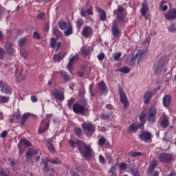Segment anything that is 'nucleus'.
Returning <instances> with one entry per match:
<instances>
[{
	"label": "nucleus",
	"mask_w": 176,
	"mask_h": 176,
	"mask_svg": "<svg viewBox=\"0 0 176 176\" xmlns=\"http://www.w3.org/2000/svg\"><path fill=\"white\" fill-rule=\"evenodd\" d=\"M87 100L85 98H82L79 102H75V98H72L67 101V107L69 109H72L74 113L76 115H82L85 116L89 113V108H87Z\"/></svg>",
	"instance_id": "1"
},
{
	"label": "nucleus",
	"mask_w": 176,
	"mask_h": 176,
	"mask_svg": "<svg viewBox=\"0 0 176 176\" xmlns=\"http://www.w3.org/2000/svg\"><path fill=\"white\" fill-rule=\"evenodd\" d=\"M69 144L73 149H75L77 146L78 152H80V154L82 157H84V159H86L87 160L91 159V155L94 153V151H93V148H91V145H89L85 143V142L79 140H77L76 142L69 140Z\"/></svg>",
	"instance_id": "2"
},
{
	"label": "nucleus",
	"mask_w": 176,
	"mask_h": 176,
	"mask_svg": "<svg viewBox=\"0 0 176 176\" xmlns=\"http://www.w3.org/2000/svg\"><path fill=\"white\" fill-rule=\"evenodd\" d=\"M116 17L117 20H114L112 22L111 32L114 38H120L122 31L119 28V23H123L124 21V8L123 6H118Z\"/></svg>",
	"instance_id": "3"
},
{
	"label": "nucleus",
	"mask_w": 176,
	"mask_h": 176,
	"mask_svg": "<svg viewBox=\"0 0 176 176\" xmlns=\"http://www.w3.org/2000/svg\"><path fill=\"white\" fill-rule=\"evenodd\" d=\"M156 115H157V108L155 106L150 107L147 113L148 122L155 123L156 122Z\"/></svg>",
	"instance_id": "4"
},
{
	"label": "nucleus",
	"mask_w": 176,
	"mask_h": 176,
	"mask_svg": "<svg viewBox=\"0 0 176 176\" xmlns=\"http://www.w3.org/2000/svg\"><path fill=\"white\" fill-rule=\"evenodd\" d=\"M118 91L120 93V101L124 105V109H127V108H129V100L127 99V95L126 94V92H124L123 87L120 85L118 86Z\"/></svg>",
	"instance_id": "5"
},
{
	"label": "nucleus",
	"mask_w": 176,
	"mask_h": 176,
	"mask_svg": "<svg viewBox=\"0 0 176 176\" xmlns=\"http://www.w3.org/2000/svg\"><path fill=\"white\" fill-rule=\"evenodd\" d=\"M146 52L144 50H140L138 51V52L136 54V56L131 58L129 64L130 65H135V63H140V61H142V58H144V56H145V54Z\"/></svg>",
	"instance_id": "6"
},
{
	"label": "nucleus",
	"mask_w": 176,
	"mask_h": 176,
	"mask_svg": "<svg viewBox=\"0 0 176 176\" xmlns=\"http://www.w3.org/2000/svg\"><path fill=\"white\" fill-rule=\"evenodd\" d=\"M82 127L84 131H87V133H89L91 135H93V134L96 133V125H94L91 122H83L82 124Z\"/></svg>",
	"instance_id": "7"
},
{
	"label": "nucleus",
	"mask_w": 176,
	"mask_h": 176,
	"mask_svg": "<svg viewBox=\"0 0 176 176\" xmlns=\"http://www.w3.org/2000/svg\"><path fill=\"white\" fill-rule=\"evenodd\" d=\"M51 94L53 97H54L56 101L63 102V100L65 99V96H64V91H60L57 89H53L51 91Z\"/></svg>",
	"instance_id": "8"
},
{
	"label": "nucleus",
	"mask_w": 176,
	"mask_h": 176,
	"mask_svg": "<svg viewBox=\"0 0 176 176\" xmlns=\"http://www.w3.org/2000/svg\"><path fill=\"white\" fill-rule=\"evenodd\" d=\"M174 159V156L170 153H161L159 155V160L162 163H170Z\"/></svg>",
	"instance_id": "9"
},
{
	"label": "nucleus",
	"mask_w": 176,
	"mask_h": 176,
	"mask_svg": "<svg viewBox=\"0 0 176 176\" xmlns=\"http://www.w3.org/2000/svg\"><path fill=\"white\" fill-rule=\"evenodd\" d=\"M139 138L141 141H144V142H152V133L149 131H142L139 135Z\"/></svg>",
	"instance_id": "10"
},
{
	"label": "nucleus",
	"mask_w": 176,
	"mask_h": 176,
	"mask_svg": "<svg viewBox=\"0 0 176 176\" xmlns=\"http://www.w3.org/2000/svg\"><path fill=\"white\" fill-rule=\"evenodd\" d=\"M0 89H1V93L4 94L10 95L12 93V87L8 85V84L3 82V81H0Z\"/></svg>",
	"instance_id": "11"
},
{
	"label": "nucleus",
	"mask_w": 176,
	"mask_h": 176,
	"mask_svg": "<svg viewBox=\"0 0 176 176\" xmlns=\"http://www.w3.org/2000/svg\"><path fill=\"white\" fill-rule=\"evenodd\" d=\"M39 152H41V150L38 148L34 150L32 148H30L26 153V162H30L32 160L31 157L38 155Z\"/></svg>",
	"instance_id": "12"
},
{
	"label": "nucleus",
	"mask_w": 176,
	"mask_h": 176,
	"mask_svg": "<svg viewBox=\"0 0 176 176\" xmlns=\"http://www.w3.org/2000/svg\"><path fill=\"white\" fill-rule=\"evenodd\" d=\"M155 72L159 73L162 72L164 69V67H166V60L164 58H161L158 62H157V65H155Z\"/></svg>",
	"instance_id": "13"
},
{
	"label": "nucleus",
	"mask_w": 176,
	"mask_h": 176,
	"mask_svg": "<svg viewBox=\"0 0 176 176\" xmlns=\"http://www.w3.org/2000/svg\"><path fill=\"white\" fill-rule=\"evenodd\" d=\"M98 87L99 89L100 93L102 96H107L108 94V87H107V84H105V82L101 81L98 83Z\"/></svg>",
	"instance_id": "14"
},
{
	"label": "nucleus",
	"mask_w": 176,
	"mask_h": 176,
	"mask_svg": "<svg viewBox=\"0 0 176 176\" xmlns=\"http://www.w3.org/2000/svg\"><path fill=\"white\" fill-rule=\"evenodd\" d=\"M4 49L6 50L7 54H8L9 56H12L14 54V53H16V50H14L13 45H12V43L10 42H8L6 43Z\"/></svg>",
	"instance_id": "15"
},
{
	"label": "nucleus",
	"mask_w": 176,
	"mask_h": 176,
	"mask_svg": "<svg viewBox=\"0 0 176 176\" xmlns=\"http://www.w3.org/2000/svg\"><path fill=\"white\" fill-rule=\"evenodd\" d=\"M45 145L51 153H56V148H54V144H53V138L47 139L45 141Z\"/></svg>",
	"instance_id": "16"
},
{
	"label": "nucleus",
	"mask_w": 176,
	"mask_h": 176,
	"mask_svg": "<svg viewBox=\"0 0 176 176\" xmlns=\"http://www.w3.org/2000/svg\"><path fill=\"white\" fill-rule=\"evenodd\" d=\"M129 173L133 176H141L140 170L135 166V164H131L129 166Z\"/></svg>",
	"instance_id": "17"
},
{
	"label": "nucleus",
	"mask_w": 176,
	"mask_h": 176,
	"mask_svg": "<svg viewBox=\"0 0 176 176\" xmlns=\"http://www.w3.org/2000/svg\"><path fill=\"white\" fill-rule=\"evenodd\" d=\"M91 34H93V28H91V27L85 26L83 28L82 36H84V38H89Z\"/></svg>",
	"instance_id": "18"
},
{
	"label": "nucleus",
	"mask_w": 176,
	"mask_h": 176,
	"mask_svg": "<svg viewBox=\"0 0 176 176\" xmlns=\"http://www.w3.org/2000/svg\"><path fill=\"white\" fill-rule=\"evenodd\" d=\"M152 97H153V91H146L144 93V104L146 105H148L149 104V102L152 99Z\"/></svg>",
	"instance_id": "19"
},
{
	"label": "nucleus",
	"mask_w": 176,
	"mask_h": 176,
	"mask_svg": "<svg viewBox=\"0 0 176 176\" xmlns=\"http://www.w3.org/2000/svg\"><path fill=\"white\" fill-rule=\"evenodd\" d=\"M141 127H144V126L142 125L140 123H133L129 126L128 130L129 131H130V133H135V131L140 130Z\"/></svg>",
	"instance_id": "20"
},
{
	"label": "nucleus",
	"mask_w": 176,
	"mask_h": 176,
	"mask_svg": "<svg viewBox=\"0 0 176 176\" xmlns=\"http://www.w3.org/2000/svg\"><path fill=\"white\" fill-rule=\"evenodd\" d=\"M165 17L166 19H167V20H175L176 19V9H172L170 10V12H167L165 14Z\"/></svg>",
	"instance_id": "21"
},
{
	"label": "nucleus",
	"mask_w": 176,
	"mask_h": 176,
	"mask_svg": "<svg viewBox=\"0 0 176 176\" xmlns=\"http://www.w3.org/2000/svg\"><path fill=\"white\" fill-rule=\"evenodd\" d=\"M96 10L100 13V21H105L107 20V12L101 8H96Z\"/></svg>",
	"instance_id": "22"
},
{
	"label": "nucleus",
	"mask_w": 176,
	"mask_h": 176,
	"mask_svg": "<svg viewBox=\"0 0 176 176\" xmlns=\"http://www.w3.org/2000/svg\"><path fill=\"white\" fill-rule=\"evenodd\" d=\"M146 118V110H142L139 116V120L140 121V124L142 126H144L146 121L145 119Z\"/></svg>",
	"instance_id": "23"
},
{
	"label": "nucleus",
	"mask_w": 176,
	"mask_h": 176,
	"mask_svg": "<svg viewBox=\"0 0 176 176\" xmlns=\"http://www.w3.org/2000/svg\"><path fill=\"white\" fill-rule=\"evenodd\" d=\"M50 46L52 49L54 47H56V50H58L61 47V42H56V38H52L51 42H50Z\"/></svg>",
	"instance_id": "24"
},
{
	"label": "nucleus",
	"mask_w": 176,
	"mask_h": 176,
	"mask_svg": "<svg viewBox=\"0 0 176 176\" xmlns=\"http://www.w3.org/2000/svg\"><path fill=\"white\" fill-rule=\"evenodd\" d=\"M156 167H157V162L153 161L152 163L149 165V168L148 169V174L152 175Z\"/></svg>",
	"instance_id": "25"
},
{
	"label": "nucleus",
	"mask_w": 176,
	"mask_h": 176,
	"mask_svg": "<svg viewBox=\"0 0 176 176\" xmlns=\"http://www.w3.org/2000/svg\"><path fill=\"white\" fill-rule=\"evenodd\" d=\"M162 102L164 107H170V104L171 103V97L168 95H165L162 99Z\"/></svg>",
	"instance_id": "26"
},
{
	"label": "nucleus",
	"mask_w": 176,
	"mask_h": 176,
	"mask_svg": "<svg viewBox=\"0 0 176 176\" xmlns=\"http://www.w3.org/2000/svg\"><path fill=\"white\" fill-rule=\"evenodd\" d=\"M78 61V56H73L67 63V69L71 71L72 69V65L75 64V62Z\"/></svg>",
	"instance_id": "27"
},
{
	"label": "nucleus",
	"mask_w": 176,
	"mask_h": 176,
	"mask_svg": "<svg viewBox=\"0 0 176 176\" xmlns=\"http://www.w3.org/2000/svg\"><path fill=\"white\" fill-rule=\"evenodd\" d=\"M30 116H31V114L30 113H24L21 118L20 122H19L21 126H24V124H25V122H27V119H28Z\"/></svg>",
	"instance_id": "28"
},
{
	"label": "nucleus",
	"mask_w": 176,
	"mask_h": 176,
	"mask_svg": "<svg viewBox=\"0 0 176 176\" xmlns=\"http://www.w3.org/2000/svg\"><path fill=\"white\" fill-rule=\"evenodd\" d=\"M148 10H149V8H148V5L146 4V3H142L140 10L142 16H146V12H148Z\"/></svg>",
	"instance_id": "29"
},
{
	"label": "nucleus",
	"mask_w": 176,
	"mask_h": 176,
	"mask_svg": "<svg viewBox=\"0 0 176 176\" xmlns=\"http://www.w3.org/2000/svg\"><path fill=\"white\" fill-rule=\"evenodd\" d=\"M77 31H80L82 26L85 24V21L82 18L77 19L76 21Z\"/></svg>",
	"instance_id": "30"
},
{
	"label": "nucleus",
	"mask_w": 176,
	"mask_h": 176,
	"mask_svg": "<svg viewBox=\"0 0 176 176\" xmlns=\"http://www.w3.org/2000/svg\"><path fill=\"white\" fill-rule=\"evenodd\" d=\"M74 33V29L72 28V25L69 23V27L64 31L65 36H69V35H72Z\"/></svg>",
	"instance_id": "31"
},
{
	"label": "nucleus",
	"mask_w": 176,
	"mask_h": 176,
	"mask_svg": "<svg viewBox=\"0 0 176 176\" xmlns=\"http://www.w3.org/2000/svg\"><path fill=\"white\" fill-rule=\"evenodd\" d=\"M60 74L65 82H68V80H69V79H71V76H69V74H68V72H67L64 70H61L60 72Z\"/></svg>",
	"instance_id": "32"
},
{
	"label": "nucleus",
	"mask_w": 176,
	"mask_h": 176,
	"mask_svg": "<svg viewBox=\"0 0 176 176\" xmlns=\"http://www.w3.org/2000/svg\"><path fill=\"white\" fill-rule=\"evenodd\" d=\"M59 28L63 31H65L68 27H69V23L65 22V21H62L58 23Z\"/></svg>",
	"instance_id": "33"
},
{
	"label": "nucleus",
	"mask_w": 176,
	"mask_h": 176,
	"mask_svg": "<svg viewBox=\"0 0 176 176\" xmlns=\"http://www.w3.org/2000/svg\"><path fill=\"white\" fill-rule=\"evenodd\" d=\"M128 156H131L132 157H138V156H144V153L138 151H129Z\"/></svg>",
	"instance_id": "34"
},
{
	"label": "nucleus",
	"mask_w": 176,
	"mask_h": 176,
	"mask_svg": "<svg viewBox=\"0 0 176 176\" xmlns=\"http://www.w3.org/2000/svg\"><path fill=\"white\" fill-rule=\"evenodd\" d=\"M64 57H65V55L61 56L60 53L54 55L53 57L54 61L55 63H60V61H61V60H63V58H64Z\"/></svg>",
	"instance_id": "35"
},
{
	"label": "nucleus",
	"mask_w": 176,
	"mask_h": 176,
	"mask_svg": "<svg viewBox=\"0 0 176 176\" xmlns=\"http://www.w3.org/2000/svg\"><path fill=\"white\" fill-rule=\"evenodd\" d=\"M49 124H50V120H48L43 127L38 129V134H42L43 133H45V131H46V130L49 129Z\"/></svg>",
	"instance_id": "36"
},
{
	"label": "nucleus",
	"mask_w": 176,
	"mask_h": 176,
	"mask_svg": "<svg viewBox=\"0 0 176 176\" xmlns=\"http://www.w3.org/2000/svg\"><path fill=\"white\" fill-rule=\"evenodd\" d=\"M13 120H11V123H13L14 120L16 122H20V119L21 118V114L20 113H15L12 115Z\"/></svg>",
	"instance_id": "37"
},
{
	"label": "nucleus",
	"mask_w": 176,
	"mask_h": 176,
	"mask_svg": "<svg viewBox=\"0 0 176 176\" xmlns=\"http://www.w3.org/2000/svg\"><path fill=\"white\" fill-rule=\"evenodd\" d=\"M168 118L164 117L161 122L162 127H163L164 129H167V127H168Z\"/></svg>",
	"instance_id": "38"
},
{
	"label": "nucleus",
	"mask_w": 176,
	"mask_h": 176,
	"mask_svg": "<svg viewBox=\"0 0 176 176\" xmlns=\"http://www.w3.org/2000/svg\"><path fill=\"white\" fill-rule=\"evenodd\" d=\"M50 160H47L45 162H44V168H43V171L47 172V171H50Z\"/></svg>",
	"instance_id": "39"
},
{
	"label": "nucleus",
	"mask_w": 176,
	"mask_h": 176,
	"mask_svg": "<svg viewBox=\"0 0 176 176\" xmlns=\"http://www.w3.org/2000/svg\"><path fill=\"white\" fill-rule=\"evenodd\" d=\"M98 144L100 146H104L107 144V139L104 136H102L99 138Z\"/></svg>",
	"instance_id": "40"
},
{
	"label": "nucleus",
	"mask_w": 176,
	"mask_h": 176,
	"mask_svg": "<svg viewBox=\"0 0 176 176\" xmlns=\"http://www.w3.org/2000/svg\"><path fill=\"white\" fill-rule=\"evenodd\" d=\"M10 100L9 96H0V104H6Z\"/></svg>",
	"instance_id": "41"
},
{
	"label": "nucleus",
	"mask_w": 176,
	"mask_h": 176,
	"mask_svg": "<svg viewBox=\"0 0 176 176\" xmlns=\"http://www.w3.org/2000/svg\"><path fill=\"white\" fill-rule=\"evenodd\" d=\"M81 53H82V56H85V57H87V56H89V54H90V49L82 48Z\"/></svg>",
	"instance_id": "42"
},
{
	"label": "nucleus",
	"mask_w": 176,
	"mask_h": 176,
	"mask_svg": "<svg viewBox=\"0 0 176 176\" xmlns=\"http://www.w3.org/2000/svg\"><path fill=\"white\" fill-rule=\"evenodd\" d=\"M20 142H21L22 144H23V145H25V146H32V144L30 143V141H28V140L26 139H21L20 140Z\"/></svg>",
	"instance_id": "43"
},
{
	"label": "nucleus",
	"mask_w": 176,
	"mask_h": 176,
	"mask_svg": "<svg viewBox=\"0 0 176 176\" xmlns=\"http://www.w3.org/2000/svg\"><path fill=\"white\" fill-rule=\"evenodd\" d=\"M113 57L115 61H119V60H120V57H122V53L121 52L114 53L113 54Z\"/></svg>",
	"instance_id": "44"
},
{
	"label": "nucleus",
	"mask_w": 176,
	"mask_h": 176,
	"mask_svg": "<svg viewBox=\"0 0 176 176\" xmlns=\"http://www.w3.org/2000/svg\"><path fill=\"white\" fill-rule=\"evenodd\" d=\"M74 133L75 135L77 137H80V135L83 133V131H82L81 128H76Z\"/></svg>",
	"instance_id": "45"
},
{
	"label": "nucleus",
	"mask_w": 176,
	"mask_h": 176,
	"mask_svg": "<svg viewBox=\"0 0 176 176\" xmlns=\"http://www.w3.org/2000/svg\"><path fill=\"white\" fill-rule=\"evenodd\" d=\"M50 162L52 164H61V160L58 158H54L52 160H50Z\"/></svg>",
	"instance_id": "46"
},
{
	"label": "nucleus",
	"mask_w": 176,
	"mask_h": 176,
	"mask_svg": "<svg viewBox=\"0 0 176 176\" xmlns=\"http://www.w3.org/2000/svg\"><path fill=\"white\" fill-rule=\"evenodd\" d=\"M36 19L37 20H45L46 19V14H45V12H41L37 15Z\"/></svg>",
	"instance_id": "47"
},
{
	"label": "nucleus",
	"mask_w": 176,
	"mask_h": 176,
	"mask_svg": "<svg viewBox=\"0 0 176 176\" xmlns=\"http://www.w3.org/2000/svg\"><path fill=\"white\" fill-rule=\"evenodd\" d=\"M110 118H111V114L103 113L100 115V119H102V120H108V119H110Z\"/></svg>",
	"instance_id": "48"
},
{
	"label": "nucleus",
	"mask_w": 176,
	"mask_h": 176,
	"mask_svg": "<svg viewBox=\"0 0 176 176\" xmlns=\"http://www.w3.org/2000/svg\"><path fill=\"white\" fill-rule=\"evenodd\" d=\"M120 72H122V74H129L130 72V69L127 67H122L119 69Z\"/></svg>",
	"instance_id": "49"
},
{
	"label": "nucleus",
	"mask_w": 176,
	"mask_h": 176,
	"mask_svg": "<svg viewBox=\"0 0 176 176\" xmlns=\"http://www.w3.org/2000/svg\"><path fill=\"white\" fill-rule=\"evenodd\" d=\"M164 3H166V2H164V1H162L160 3V8H162V12H166V10H167V9H168V6H164Z\"/></svg>",
	"instance_id": "50"
},
{
	"label": "nucleus",
	"mask_w": 176,
	"mask_h": 176,
	"mask_svg": "<svg viewBox=\"0 0 176 176\" xmlns=\"http://www.w3.org/2000/svg\"><path fill=\"white\" fill-rule=\"evenodd\" d=\"M25 42H27V38H23L19 40V46L20 47H23V46H24Z\"/></svg>",
	"instance_id": "51"
},
{
	"label": "nucleus",
	"mask_w": 176,
	"mask_h": 176,
	"mask_svg": "<svg viewBox=\"0 0 176 176\" xmlns=\"http://www.w3.org/2000/svg\"><path fill=\"white\" fill-rule=\"evenodd\" d=\"M99 163L100 164H105V157L101 155H99Z\"/></svg>",
	"instance_id": "52"
},
{
	"label": "nucleus",
	"mask_w": 176,
	"mask_h": 176,
	"mask_svg": "<svg viewBox=\"0 0 176 176\" xmlns=\"http://www.w3.org/2000/svg\"><path fill=\"white\" fill-rule=\"evenodd\" d=\"M119 167L121 170H126V168H127V164H126V162H122L120 164Z\"/></svg>",
	"instance_id": "53"
},
{
	"label": "nucleus",
	"mask_w": 176,
	"mask_h": 176,
	"mask_svg": "<svg viewBox=\"0 0 176 176\" xmlns=\"http://www.w3.org/2000/svg\"><path fill=\"white\" fill-rule=\"evenodd\" d=\"M168 30L170 31L171 32H175L176 31L175 25L171 24L168 28Z\"/></svg>",
	"instance_id": "54"
},
{
	"label": "nucleus",
	"mask_w": 176,
	"mask_h": 176,
	"mask_svg": "<svg viewBox=\"0 0 176 176\" xmlns=\"http://www.w3.org/2000/svg\"><path fill=\"white\" fill-rule=\"evenodd\" d=\"M33 38L34 39H41V34H39V33H38V32H34L33 33Z\"/></svg>",
	"instance_id": "55"
},
{
	"label": "nucleus",
	"mask_w": 176,
	"mask_h": 176,
	"mask_svg": "<svg viewBox=\"0 0 176 176\" xmlns=\"http://www.w3.org/2000/svg\"><path fill=\"white\" fill-rule=\"evenodd\" d=\"M6 52H5V50H3V49H2L1 47H0V60H3V55L6 54Z\"/></svg>",
	"instance_id": "56"
},
{
	"label": "nucleus",
	"mask_w": 176,
	"mask_h": 176,
	"mask_svg": "<svg viewBox=\"0 0 176 176\" xmlns=\"http://www.w3.org/2000/svg\"><path fill=\"white\" fill-rule=\"evenodd\" d=\"M104 58H105V54L102 53L98 55V59L99 60V61H102Z\"/></svg>",
	"instance_id": "57"
},
{
	"label": "nucleus",
	"mask_w": 176,
	"mask_h": 176,
	"mask_svg": "<svg viewBox=\"0 0 176 176\" xmlns=\"http://www.w3.org/2000/svg\"><path fill=\"white\" fill-rule=\"evenodd\" d=\"M116 171V167L115 166H111L110 170H109V173L111 174H112V175H115V172Z\"/></svg>",
	"instance_id": "58"
},
{
	"label": "nucleus",
	"mask_w": 176,
	"mask_h": 176,
	"mask_svg": "<svg viewBox=\"0 0 176 176\" xmlns=\"http://www.w3.org/2000/svg\"><path fill=\"white\" fill-rule=\"evenodd\" d=\"M87 14H89V16H93V8H89L86 11Z\"/></svg>",
	"instance_id": "59"
},
{
	"label": "nucleus",
	"mask_w": 176,
	"mask_h": 176,
	"mask_svg": "<svg viewBox=\"0 0 176 176\" xmlns=\"http://www.w3.org/2000/svg\"><path fill=\"white\" fill-rule=\"evenodd\" d=\"M21 56L25 58H27V52L21 50Z\"/></svg>",
	"instance_id": "60"
},
{
	"label": "nucleus",
	"mask_w": 176,
	"mask_h": 176,
	"mask_svg": "<svg viewBox=\"0 0 176 176\" xmlns=\"http://www.w3.org/2000/svg\"><path fill=\"white\" fill-rule=\"evenodd\" d=\"M8 136V132L6 131H3L1 134V137L2 138H5V137Z\"/></svg>",
	"instance_id": "61"
},
{
	"label": "nucleus",
	"mask_w": 176,
	"mask_h": 176,
	"mask_svg": "<svg viewBox=\"0 0 176 176\" xmlns=\"http://www.w3.org/2000/svg\"><path fill=\"white\" fill-rule=\"evenodd\" d=\"M86 11L85 10H80V16L81 17H86Z\"/></svg>",
	"instance_id": "62"
},
{
	"label": "nucleus",
	"mask_w": 176,
	"mask_h": 176,
	"mask_svg": "<svg viewBox=\"0 0 176 176\" xmlns=\"http://www.w3.org/2000/svg\"><path fill=\"white\" fill-rule=\"evenodd\" d=\"M31 100L32 102H38V98L35 96H31Z\"/></svg>",
	"instance_id": "63"
},
{
	"label": "nucleus",
	"mask_w": 176,
	"mask_h": 176,
	"mask_svg": "<svg viewBox=\"0 0 176 176\" xmlns=\"http://www.w3.org/2000/svg\"><path fill=\"white\" fill-rule=\"evenodd\" d=\"M53 32H54V35H58V34H60V30H58V29H54L53 30Z\"/></svg>",
	"instance_id": "64"
}]
</instances>
